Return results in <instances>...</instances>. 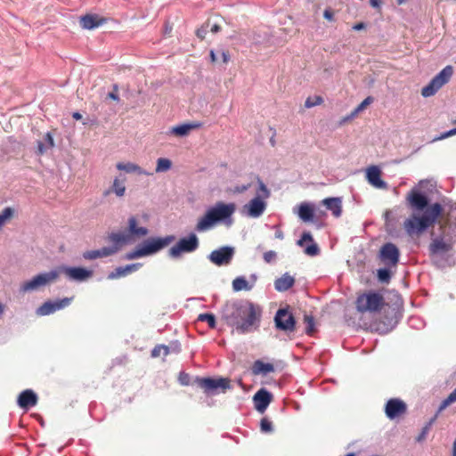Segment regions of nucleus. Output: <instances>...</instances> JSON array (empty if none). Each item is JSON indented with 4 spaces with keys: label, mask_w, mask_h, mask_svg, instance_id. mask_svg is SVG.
I'll list each match as a JSON object with an SVG mask.
<instances>
[{
    "label": "nucleus",
    "mask_w": 456,
    "mask_h": 456,
    "mask_svg": "<svg viewBox=\"0 0 456 456\" xmlns=\"http://www.w3.org/2000/svg\"><path fill=\"white\" fill-rule=\"evenodd\" d=\"M126 179H120L118 177H116L113 180L112 185L110 189L106 190L103 192L104 196H108L110 193H114L117 197H123L126 193V185H125Z\"/></svg>",
    "instance_id": "nucleus-26"
},
{
    "label": "nucleus",
    "mask_w": 456,
    "mask_h": 456,
    "mask_svg": "<svg viewBox=\"0 0 456 456\" xmlns=\"http://www.w3.org/2000/svg\"><path fill=\"white\" fill-rule=\"evenodd\" d=\"M393 326L391 324H386L382 322L374 323V329L380 334H386L392 330Z\"/></svg>",
    "instance_id": "nucleus-45"
},
{
    "label": "nucleus",
    "mask_w": 456,
    "mask_h": 456,
    "mask_svg": "<svg viewBox=\"0 0 456 456\" xmlns=\"http://www.w3.org/2000/svg\"><path fill=\"white\" fill-rule=\"evenodd\" d=\"M175 240L174 235H167L164 238H151L143 243L142 248H138L126 255V259L132 260L138 257L154 254L165 247L168 246Z\"/></svg>",
    "instance_id": "nucleus-5"
},
{
    "label": "nucleus",
    "mask_w": 456,
    "mask_h": 456,
    "mask_svg": "<svg viewBox=\"0 0 456 456\" xmlns=\"http://www.w3.org/2000/svg\"><path fill=\"white\" fill-rule=\"evenodd\" d=\"M455 134H456V127L453 129H451L447 132L443 133L440 136H438L436 138V140H444L445 138H448V137L455 135Z\"/></svg>",
    "instance_id": "nucleus-54"
},
{
    "label": "nucleus",
    "mask_w": 456,
    "mask_h": 456,
    "mask_svg": "<svg viewBox=\"0 0 456 456\" xmlns=\"http://www.w3.org/2000/svg\"><path fill=\"white\" fill-rule=\"evenodd\" d=\"M382 0H370V4L374 8H379Z\"/></svg>",
    "instance_id": "nucleus-59"
},
{
    "label": "nucleus",
    "mask_w": 456,
    "mask_h": 456,
    "mask_svg": "<svg viewBox=\"0 0 456 456\" xmlns=\"http://www.w3.org/2000/svg\"><path fill=\"white\" fill-rule=\"evenodd\" d=\"M71 300L72 297H64L55 302L46 301L37 309V314L45 316L53 314L57 310H61L68 306Z\"/></svg>",
    "instance_id": "nucleus-14"
},
{
    "label": "nucleus",
    "mask_w": 456,
    "mask_h": 456,
    "mask_svg": "<svg viewBox=\"0 0 456 456\" xmlns=\"http://www.w3.org/2000/svg\"><path fill=\"white\" fill-rule=\"evenodd\" d=\"M221 30V26L218 24H214L210 28V31L214 34L219 32Z\"/></svg>",
    "instance_id": "nucleus-60"
},
{
    "label": "nucleus",
    "mask_w": 456,
    "mask_h": 456,
    "mask_svg": "<svg viewBox=\"0 0 456 456\" xmlns=\"http://www.w3.org/2000/svg\"><path fill=\"white\" fill-rule=\"evenodd\" d=\"M297 215L299 218L304 222L313 221L314 216V208L309 203H301L298 206Z\"/></svg>",
    "instance_id": "nucleus-28"
},
{
    "label": "nucleus",
    "mask_w": 456,
    "mask_h": 456,
    "mask_svg": "<svg viewBox=\"0 0 456 456\" xmlns=\"http://www.w3.org/2000/svg\"><path fill=\"white\" fill-rule=\"evenodd\" d=\"M304 322L305 323V333L307 335H313L314 332L315 331V322H314V319L312 315H307L305 314L304 316Z\"/></svg>",
    "instance_id": "nucleus-39"
},
{
    "label": "nucleus",
    "mask_w": 456,
    "mask_h": 456,
    "mask_svg": "<svg viewBox=\"0 0 456 456\" xmlns=\"http://www.w3.org/2000/svg\"><path fill=\"white\" fill-rule=\"evenodd\" d=\"M453 74V68L451 65L444 67L432 80L422 88L421 95L423 97H430L446 83L449 82Z\"/></svg>",
    "instance_id": "nucleus-6"
},
{
    "label": "nucleus",
    "mask_w": 456,
    "mask_h": 456,
    "mask_svg": "<svg viewBox=\"0 0 456 456\" xmlns=\"http://www.w3.org/2000/svg\"><path fill=\"white\" fill-rule=\"evenodd\" d=\"M62 273L70 280L83 281L93 276V271L83 267H67L61 268Z\"/></svg>",
    "instance_id": "nucleus-15"
},
{
    "label": "nucleus",
    "mask_w": 456,
    "mask_h": 456,
    "mask_svg": "<svg viewBox=\"0 0 456 456\" xmlns=\"http://www.w3.org/2000/svg\"><path fill=\"white\" fill-rule=\"evenodd\" d=\"M454 218L453 227H452V232L456 234V212L449 214L448 220L442 225V226H449L452 228V224H451V218Z\"/></svg>",
    "instance_id": "nucleus-50"
},
{
    "label": "nucleus",
    "mask_w": 456,
    "mask_h": 456,
    "mask_svg": "<svg viewBox=\"0 0 456 456\" xmlns=\"http://www.w3.org/2000/svg\"><path fill=\"white\" fill-rule=\"evenodd\" d=\"M200 242L195 233L181 238L178 242L171 247L168 254L173 258H178L183 253H191L199 248Z\"/></svg>",
    "instance_id": "nucleus-8"
},
{
    "label": "nucleus",
    "mask_w": 456,
    "mask_h": 456,
    "mask_svg": "<svg viewBox=\"0 0 456 456\" xmlns=\"http://www.w3.org/2000/svg\"><path fill=\"white\" fill-rule=\"evenodd\" d=\"M295 283V279L289 273L283 274L274 282L275 289L281 292L289 289Z\"/></svg>",
    "instance_id": "nucleus-29"
},
{
    "label": "nucleus",
    "mask_w": 456,
    "mask_h": 456,
    "mask_svg": "<svg viewBox=\"0 0 456 456\" xmlns=\"http://www.w3.org/2000/svg\"><path fill=\"white\" fill-rule=\"evenodd\" d=\"M305 242H311V245L305 247V253L308 256H317L320 252L319 247L314 242L313 236L309 232H303L301 238L297 240V245L304 247Z\"/></svg>",
    "instance_id": "nucleus-22"
},
{
    "label": "nucleus",
    "mask_w": 456,
    "mask_h": 456,
    "mask_svg": "<svg viewBox=\"0 0 456 456\" xmlns=\"http://www.w3.org/2000/svg\"><path fill=\"white\" fill-rule=\"evenodd\" d=\"M441 412H438V411H437L436 413L435 414V416L432 419H430L429 421L423 427L420 434L417 437V441L418 442H421V441H423L426 438V436H427L428 433L429 432L432 425L436 422V419H437V417H438V415Z\"/></svg>",
    "instance_id": "nucleus-35"
},
{
    "label": "nucleus",
    "mask_w": 456,
    "mask_h": 456,
    "mask_svg": "<svg viewBox=\"0 0 456 456\" xmlns=\"http://www.w3.org/2000/svg\"><path fill=\"white\" fill-rule=\"evenodd\" d=\"M275 327L277 330L286 333H292L296 330V320L289 308H280L274 317Z\"/></svg>",
    "instance_id": "nucleus-10"
},
{
    "label": "nucleus",
    "mask_w": 456,
    "mask_h": 456,
    "mask_svg": "<svg viewBox=\"0 0 456 456\" xmlns=\"http://www.w3.org/2000/svg\"><path fill=\"white\" fill-rule=\"evenodd\" d=\"M13 209L10 207L5 208L1 213H0V228L4 225V224L9 221L12 216H13Z\"/></svg>",
    "instance_id": "nucleus-41"
},
{
    "label": "nucleus",
    "mask_w": 456,
    "mask_h": 456,
    "mask_svg": "<svg viewBox=\"0 0 456 456\" xmlns=\"http://www.w3.org/2000/svg\"><path fill=\"white\" fill-rule=\"evenodd\" d=\"M54 141L51 134V133H46L44 137V142H37V153L38 155L45 154L49 149L53 148Z\"/></svg>",
    "instance_id": "nucleus-33"
},
{
    "label": "nucleus",
    "mask_w": 456,
    "mask_h": 456,
    "mask_svg": "<svg viewBox=\"0 0 456 456\" xmlns=\"http://www.w3.org/2000/svg\"><path fill=\"white\" fill-rule=\"evenodd\" d=\"M234 255V248L232 247L224 246L218 249L213 250L208 259L211 263L217 266L227 265L232 262Z\"/></svg>",
    "instance_id": "nucleus-13"
},
{
    "label": "nucleus",
    "mask_w": 456,
    "mask_h": 456,
    "mask_svg": "<svg viewBox=\"0 0 456 456\" xmlns=\"http://www.w3.org/2000/svg\"><path fill=\"white\" fill-rule=\"evenodd\" d=\"M169 354V348L164 345H158L151 350V357L157 358L161 355L167 356Z\"/></svg>",
    "instance_id": "nucleus-38"
},
{
    "label": "nucleus",
    "mask_w": 456,
    "mask_h": 456,
    "mask_svg": "<svg viewBox=\"0 0 456 456\" xmlns=\"http://www.w3.org/2000/svg\"><path fill=\"white\" fill-rule=\"evenodd\" d=\"M323 17L328 20H333L334 14L331 10L326 9L323 12Z\"/></svg>",
    "instance_id": "nucleus-57"
},
{
    "label": "nucleus",
    "mask_w": 456,
    "mask_h": 456,
    "mask_svg": "<svg viewBox=\"0 0 456 456\" xmlns=\"http://www.w3.org/2000/svg\"><path fill=\"white\" fill-rule=\"evenodd\" d=\"M453 456H456V437L453 443Z\"/></svg>",
    "instance_id": "nucleus-64"
},
{
    "label": "nucleus",
    "mask_w": 456,
    "mask_h": 456,
    "mask_svg": "<svg viewBox=\"0 0 456 456\" xmlns=\"http://www.w3.org/2000/svg\"><path fill=\"white\" fill-rule=\"evenodd\" d=\"M452 248V243L447 242L444 238H436L429 244L428 250L431 256L443 255Z\"/></svg>",
    "instance_id": "nucleus-18"
},
{
    "label": "nucleus",
    "mask_w": 456,
    "mask_h": 456,
    "mask_svg": "<svg viewBox=\"0 0 456 456\" xmlns=\"http://www.w3.org/2000/svg\"><path fill=\"white\" fill-rule=\"evenodd\" d=\"M266 207L265 202L263 199H260V195L256 196L248 204L244 206L247 211V215L250 217H259L265 211Z\"/></svg>",
    "instance_id": "nucleus-16"
},
{
    "label": "nucleus",
    "mask_w": 456,
    "mask_h": 456,
    "mask_svg": "<svg viewBox=\"0 0 456 456\" xmlns=\"http://www.w3.org/2000/svg\"><path fill=\"white\" fill-rule=\"evenodd\" d=\"M407 404L400 398H391L385 405V413L389 419L403 417L407 412Z\"/></svg>",
    "instance_id": "nucleus-12"
},
{
    "label": "nucleus",
    "mask_w": 456,
    "mask_h": 456,
    "mask_svg": "<svg viewBox=\"0 0 456 456\" xmlns=\"http://www.w3.org/2000/svg\"><path fill=\"white\" fill-rule=\"evenodd\" d=\"M235 209V204L233 203L225 204L217 202L199 219L195 230L200 232L209 230L216 223L229 218L234 213Z\"/></svg>",
    "instance_id": "nucleus-3"
},
{
    "label": "nucleus",
    "mask_w": 456,
    "mask_h": 456,
    "mask_svg": "<svg viewBox=\"0 0 456 456\" xmlns=\"http://www.w3.org/2000/svg\"><path fill=\"white\" fill-rule=\"evenodd\" d=\"M142 266V263H134L131 265H127L126 266H119L116 268L113 272H111L108 278L110 280L118 279L120 277H124L131 273L136 272Z\"/></svg>",
    "instance_id": "nucleus-23"
},
{
    "label": "nucleus",
    "mask_w": 456,
    "mask_h": 456,
    "mask_svg": "<svg viewBox=\"0 0 456 456\" xmlns=\"http://www.w3.org/2000/svg\"><path fill=\"white\" fill-rule=\"evenodd\" d=\"M454 402H456V388L441 403L438 408V412H442Z\"/></svg>",
    "instance_id": "nucleus-40"
},
{
    "label": "nucleus",
    "mask_w": 456,
    "mask_h": 456,
    "mask_svg": "<svg viewBox=\"0 0 456 456\" xmlns=\"http://www.w3.org/2000/svg\"><path fill=\"white\" fill-rule=\"evenodd\" d=\"M209 55H210V59H211L212 62H216L217 61V58L216 56V53H215L214 50L210 51Z\"/></svg>",
    "instance_id": "nucleus-62"
},
{
    "label": "nucleus",
    "mask_w": 456,
    "mask_h": 456,
    "mask_svg": "<svg viewBox=\"0 0 456 456\" xmlns=\"http://www.w3.org/2000/svg\"><path fill=\"white\" fill-rule=\"evenodd\" d=\"M274 371V366L272 363L264 362L261 360H256L252 366V373L254 375L267 374Z\"/></svg>",
    "instance_id": "nucleus-32"
},
{
    "label": "nucleus",
    "mask_w": 456,
    "mask_h": 456,
    "mask_svg": "<svg viewBox=\"0 0 456 456\" xmlns=\"http://www.w3.org/2000/svg\"><path fill=\"white\" fill-rule=\"evenodd\" d=\"M257 182H258V190L256 191V196L260 195V199L268 198L270 195L269 190L267 189V187L265 186V184L263 183L262 180L257 178Z\"/></svg>",
    "instance_id": "nucleus-44"
},
{
    "label": "nucleus",
    "mask_w": 456,
    "mask_h": 456,
    "mask_svg": "<svg viewBox=\"0 0 456 456\" xmlns=\"http://www.w3.org/2000/svg\"><path fill=\"white\" fill-rule=\"evenodd\" d=\"M207 28L205 26H202L200 28H199L196 32V35L198 37H200L201 40L206 37L207 35Z\"/></svg>",
    "instance_id": "nucleus-55"
},
{
    "label": "nucleus",
    "mask_w": 456,
    "mask_h": 456,
    "mask_svg": "<svg viewBox=\"0 0 456 456\" xmlns=\"http://www.w3.org/2000/svg\"><path fill=\"white\" fill-rule=\"evenodd\" d=\"M179 382L183 386H188L190 384V375L185 372H181L178 377Z\"/></svg>",
    "instance_id": "nucleus-51"
},
{
    "label": "nucleus",
    "mask_w": 456,
    "mask_h": 456,
    "mask_svg": "<svg viewBox=\"0 0 456 456\" xmlns=\"http://www.w3.org/2000/svg\"><path fill=\"white\" fill-rule=\"evenodd\" d=\"M373 102V98L368 96L365 98L351 113L350 118L355 117L359 112L362 111L368 105H370Z\"/></svg>",
    "instance_id": "nucleus-42"
},
{
    "label": "nucleus",
    "mask_w": 456,
    "mask_h": 456,
    "mask_svg": "<svg viewBox=\"0 0 456 456\" xmlns=\"http://www.w3.org/2000/svg\"><path fill=\"white\" fill-rule=\"evenodd\" d=\"M252 288L248 281L242 276L237 277L232 281V289L234 291L250 290Z\"/></svg>",
    "instance_id": "nucleus-34"
},
{
    "label": "nucleus",
    "mask_w": 456,
    "mask_h": 456,
    "mask_svg": "<svg viewBox=\"0 0 456 456\" xmlns=\"http://www.w3.org/2000/svg\"><path fill=\"white\" fill-rule=\"evenodd\" d=\"M109 241L113 245L111 247H118V250L124 244L131 242L130 235L122 232H112L109 235Z\"/></svg>",
    "instance_id": "nucleus-30"
},
{
    "label": "nucleus",
    "mask_w": 456,
    "mask_h": 456,
    "mask_svg": "<svg viewBox=\"0 0 456 456\" xmlns=\"http://www.w3.org/2000/svg\"><path fill=\"white\" fill-rule=\"evenodd\" d=\"M366 178L370 184L379 189H387V184L381 179V170L377 166L368 167Z\"/></svg>",
    "instance_id": "nucleus-17"
},
{
    "label": "nucleus",
    "mask_w": 456,
    "mask_h": 456,
    "mask_svg": "<svg viewBox=\"0 0 456 456\" xmlns=\"http://www.w3.org/2000/svg\"><path fill=\"white\" fill-rule=\"evenodd\" d=\"M399 257L400 251L394 243H385L379 250L380 260L389 267H395L399 262Z\"/></svg>",
    "instance_id": "nucleus-11"
},
{
    "label": "nucleus",
    "mask_w": 456,
    "mask_h": 456,
    "mask_svg": "<svg viewBox=\"0 0 456 456\" xmlns=\"http://www.w3.org/2000/svg\"><path fill=\"white\" fill-rule=\"evenodd\" d=\"M250 187H251L250 183L243 184V185H238V186L234 187L233 192H235V193H243L244 191L248 190Z\"/></svg>",
    "instance_id": "nucleus-53"
},
{
    "label": "nucleus",
    "mask_w": 456,
    "mask_h": 456,
    "mask_svg": "<svg viewBox=\"0 0 456 456\" xmlns=\"http://www.w3.org/2000/svg\"><path fill=\"white\" fill-rule=\"evenodd\" d=\"M116 167L118 170L124 171L128 174L136 173L138 175H150V173H147L141 167H139L138 165L132 163V162H127V163L118 162L116 165Z\"/></svg>",
    "instance_id": "nucleus-31"
},
{
    "label": "nucleus",
    "mask_w": 456,
    "mask_h": 456,
    "mask_svg": "<svg viewBox=\"0 0 456 456\" xmlns=\"http://www.w3.org/2000/svg\"><path fill=\"white\" fill-rule=\"evenodd\" d=\"M60 276V272L52 270L48 273H39L34 276L31 280L23 282L20 285V290L21 292H29L37 290L41 287L46 286L55 281Z\"/></svg>",
    "instance_id": "nucleus-7"
},
{
    "label": "nucleus",
    "mask_w": 456,
    "mask_h": 456,
    "mask_svg": "<svg viewBox=\"0 0 456 456\" xmlns=\"http://www.w3.org/2000/svg\"><path fill=\"white\" fill-rule=\"evenodd\" d=\"M262 309L248 300L226 302L221 316L230 326H234L240 334L249 333L259 326Z\"/></svg>",
    "instance_id": "nucleus-2"
},
{
    "label": "nucleus",
    "mask_w": 456,
    "mask_h": 456,
    "mask_svg": "<svg viewBox=\"0 0 456 456\" xmlns=\"http://www.w3.org/2000/svg\"><path fill=\"white\" fill-rule=\"evenodd\" d=\"M73 118L78 120L82 118V115L79 112H74L72 115Z\"/></svg>",
    "instance_id": "nucleus-63"
},
{
    "label": "nucleus",
    "mask_w": 456,
    "mask_h": 456,
    "mask_svg": "<svg viewBox=\"0 0 456 456\" xmlns=\"http://www.w3.org/2000/svg\"><path fill=\"white\" fill-rule=\"evenodd\" d=\"M118 86H114V90L110 93H109L108 97L114 100V101H119V97L118 95Z\"/></svg>",
    "instance_id": "nucleus-56"
},
{
    "label": "nucleus",
    "mask_w": 456,
    "mask_h": 456,
    "mask_svg": "<svg viewBox=\"0 0 456 456\" xmlns=\"http://www.w3.org/2000/svg\"><path fill=\"white\" fill-rule=\"evenodd\" d=\"M322 102H323V100L321 96H315L314 99L308 97L305 102V106L306 108H312L314 106L322 104Z\"/></svg>",
    "instance_id": "nucleus-48"
},
{
    "label": "nucleus",
    "mask_w": 456,
    "mask_h": 456,
    "mask_svg": "<svg viewBox=\"0 0 456 456\" xmlns=\"http://www.w3.org/2000/svg\"><path fill=\"white\" fill-rule=\"evenodd\" d=\"M384 305L383 295L372 290L359 294L355 300L356 310L362 314L379 312Z\"/></svg>",
    "instance_id": "nucleus-4"
},
{
    "label": "nucleus",
    "mask_w": 456,
    "mask_h": 456,
    "mask_svg": "<svg viewBox=\"0 0 456 456\" xmlns=\"http://www.w3.org/2000/svg\"><path fill=\"white\" fill-rule=\"evenodd\" d=\"M172 167V162L170 159L166 158H159L157 160L156 172L162 173L168 171Z\"/></svg>",
    "instance_id": "nucleus-36"
},
{
    "label": "nucleus",
    "mask_w": 456,
    "mask_h": 456,
    "mask_svg": "<svg viewBox=\"0 0 456 456\" xmlns=\"http://www.w3.org/2000/svg\"><path fill=\"white\" fill-rule=\"evenodd\" d=\"M322 204L330 210L335 217H339L342 214V200L338 197L326 198L322 200Z\"/></svg>",
    "instance_id": "nucleus-25"
},
{
    "label": "nucleus",
    "mask_w": 456,
    "mask_h": 456,
    "mask_svg": "<svg viewBox=\"0 0 456 456\" xmlns=\"http://www.w3.org/2000/svg\"><path fill=\"white\" fill-rule=\"evenodd\" d=\"M127 235H130V240L134 238H142L148 235L149 230L146 227L138 226L135 216H130L128 219Z\"/></svg>",
    "instance_id": "nucleus-20"
},
{
    "label": "nucleus",
    "mask_w": 456,
    "mask_h": 456,
    "mask_svg": "<svg viewBox=\"0 0 456 456\" xmlns=\"http://www.w3.org/2000/svg\"><path fill=\"white\" fill-rule=\"evenodd\" d=\"M222 60L224 63H227L230 61V54L228 51L222 52Z\"/></svg>",
    "instance_id": "nucleus-58"
},
{
    "label": "nucleus",
    "mask_w": 456,
    "mask_h": 456,
    "mask_svg": "<svg viewBox=\"0 0 456 456\" xmlns=\"http://www.w3.org/2000/svg\"><path fill=\"white\" fill-rule=\"evenodd\" d=\"M195 382L197 385L204 390L205 393H209L220 389L222 392H225L230 389L231 380L228 378H196Z\"/></svg>",
    "instance_id": "nucleus-9"
},
{
    "label": "nucleus",
    "mask_w": 456,
    "mask_h": 456,
    "mask_svg": "<svg viewBox=\"0 0 456 456\" xmlns=\"http://www.w3.org/2000/svg\"><path fill=\"white\" fill-rule=\"evenodd\" d=\"M406 200L413 212L404 220L403 229L410 237H419L427 229L434 226L442 215L443 207L440 203L428 205V197L417 190H411Z\"/></svg>",
    "instance_id": "nucleus-1"
},
{
    "label": "nucleus",
    "mask_w": 456,
    "mask_h": 456,
    "mask_svg": "<svg viewBox=\"0 0 456 456\" xmlns=\"http://www.w3.org/2000/svg\"><path fill=\"white\" fill-rule=\"evenodd\" d=\"M273 395L267 390L262 388L258 390L254 395L255 407L259 412H264L270 403L272 402Z\"/></svg>",
    "instance_id": "nucleus-19"
},
{
    "label": "nucleus",
    "mask_w": 456,
    "mask_h": 456,
    "mask_svg": "<svg viewBox=\"0 0 456 456\" xmlns=\"http://www.w3.org/2000/svg\"><path fill=\"white\" fill-rule=\"evenodd\" d=\"M263 257L266 263H271L276 257V253L272 250L266 251L264 253Z\"/></svg>",
    "instance_id": "nucleus-52"
},
{
    "label": "nucleus",
    "mask_w": 456,
    "mask_h": 456,
    "mask_svg": "<svg viewBox=\"0 0 456 456\" xmlns=\"http://www.w3.org/2000/svg\"><path fill=\"white\" fill-rule=\"evenodd\" d=\"M83 257L86 260H94L96 258H101V254L99 249L89 250L83 253Z\"/></svg>",
    "instance_id": "nucleus-49"
},
{
    "label": "nucleus",
    "mask_w": 456,
    "mask_h": 456,
    "mask_svg": "<svg viewBox=\"0 0 456 456\" xmlns=\"http://www.w3.org/2000/svg\"><path fill=\"white\" fill-rule=\"evenodd\" d=\"M198 321L207 322L209 328H211V329H215L216 325V317L213 314H208V313L200 314L198 316Z\"/></svg>",
    "instance_id": "nucleus-37"
},
{
    "label": "nucleus",
    "mask_w": 456,
    "mask_h": 456,
    "mask_svg": "<svg viewBox=\"0 0 456 456\" xmlns=\"http://www.w3.org/2000/svg\"><path fill=\"white\" fill-rule=\"evenodd\" d=\"M364 28H365V24L363 22H359V23L354 25V27H353V28L354 30H361V29Z\"/></svg>",
    "instance_id": "nucleus-61"
},
{
    "label": "nucleus",
    "mask_w": 456,
    "mask_h": 456,
    "mask_svg": "<svg viewBox=\"0 0 456 456\" xmlns=\"http://www.w3.org/2000/svg\"><path fill=\"white\" fill-rule=\"evenodd\" d=\"M260 428L264 433H270L273 431V424L268 419L263 418L260 421Z\"/></svg>",
    "instance_id": "nucleus-47"
},
{
    "label": "nucleus",
    "mask_w": 456,
    "mask_h": 456,
    "mask_svg": "<svg viewBox=\"0 0 456 456\" xmlns=\"http://www.w3.org/2000/svg\"><path fill=\"white\" fill-rule=\"evenodd\" d=\"M102 257H106L116 254L118 251V247H103L99 249Z\"/></svg>",
    "instance_id": "nucleus-46"
},
{
    "label": "nucleus",
    "mask_w": 456,
    "mask_h": 456,
    "mask_svg": "<svg viewBox=\"0 0 456 456\" xmlns=\"http://www.w3.org/2000/svg\"><path fill=\"white\" fill-rule=\"evenodd\" d=\"M37 403V395L31 389L22 391L18 396V405L22 409H28Z\"/></svg>",
    "instance_id": "nucleus-21"
},
{
    "label": "nucleus",
    "mask_w": 456,
    "mask_h": 456,
    "mask_svg": "<svg viewBox=\"0 0 456 456\" xmlns=\"http://www.w3.org/2000/svg\"><path fill=\"white\" fill-rule=\"evenodd\" d=\"M105 22V19L96 14H86L80 19V25L85 29H94L102 26Z\"/></svg>",
    "instance_id": "nucleus-24"
},
{
    "label": "nucleus",
    "mask_w": 456,
    "mask_h": 456,
    "mask_svg": "<svg viewBox=\"0 0 456 456\" xmlns=\"http://www.w3.org/2000/svg\"><path fill=\"white\" fill-rule=\"evenodd\" d=\"M202 126L200 122H192L188 124H182L172 127L171 133L176 136H185L189 134L191 130L199 129Z\"/></svg>",
    "instance_id": "nucleus-27"
},
{
    "label": "nucleus",
    "mask_w": 456,
    "mask_h": 456,
    "mask_svg": "<svg viewBox=\"0 0 456 456\" xmlns=\"http://www.w3.org/2000/svg\"><path fill=\"white\" fill-rule=\"evenodd\" d=\"M377 276L380 282L388 283L391 279V273L387 268H381L378 270Z\"/></svg>",
    "instance_id": "nucleus-43"
}]
</instances>
